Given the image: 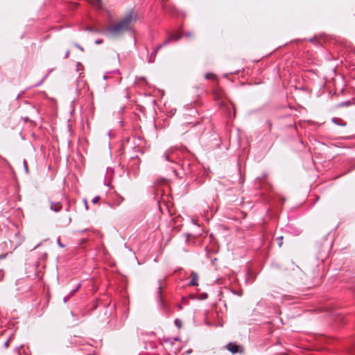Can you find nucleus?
I'll return each instance as SVG.
<instances>
[{
	"label": "nucleus",
	"mask_w": 355,
	"mask_h": 355,
	"mask_svg": "<svg viewBox=\"0 0 355 355\" xmlns=\"http://www.w3.org/2000/svg\"><path fill=\"white\" fill-rule=\"evenodd\" d=\"M137 17V14L133 10H131L116 24L107 27L103 31V33L107 37L120 36L131 30L130 24L133 21H136Z\"/></svg>",
	"instance_id": "nucleus-1"
},
{
	"label": "nucleus",
	"mask_w": 355,
	"mask_h": 355,
	"mask_svg": "<svg viewBox=\"0 0 355 355\" xmlns=\"http://www.w3.org/2000/svg\"><path fill=\"white\" fill-rule=\"evenodd\" d=\"M140 162L141 160L137 155L132 156L127 164L128 175L132 173L134 175H137L139 171Z\"/></svg>",
	"instance_id": "nucleus-2"
},
{
	"label": "nucleus",
	"mask_w": 355,
	"mask_h": 355,
	"mask_svg": "<svg viewBox=\"0 0 355 355\" xmlns=\"http://www.w3.org/2000/svg\"><path fill=\"white\" fill-rule=\"evenodd\" d=\"M284 232L292 236H299L302 233V230L293 224H288L285 226Z\"/></svg>",
	"instance_id": "nucleus-3"
},
{
	"label": "nucleus",
	"mask_w": 355,
	"mask_h": 355,
	"mask_svg": "<svg viewBox=\"0 0 355 355\" xmlns=\"http://www.w3.org/2000/svg\"><path fill=\"white\" fill-rule=\"evenodd\" d=\"M158 286H157V301L159 304V305L161 306V307L162 309H166V305H165V303H164V299L162 297V279H159L158 282Z\"/></svg>",
	"instance_id": "nucleus-4"
},
{
	"label": "nucleus",
	"mask_w": 355,
	"mask_h": 355,
	"mask_svg": "<svg viewBox=\"0 0 355 355\" xmlns=\"http://www.w3.org/2000/svg\"><path fill=\"white\" fill-rule=\"evenodd\" d=\"M177 149L178 148L175 146L168 148L163 155V157H164L165 160L173 162L174 159L176 157L175 153Z\"/></svg>",
	"instance_id": "nucleus-5"
},
{
	"label": "nucleus",
	"mask_w": 355,
	"mask_h": 355,
	"mask_svg": "<svg viewBox=\"0 0 355 355\" xmlns=\"http://www.w3.org/2000/svg\"><path fill=\"white\" fill-rule=\"evenodd\" d=\"M159 50L160 49H158L157 46H156L153 49L150 55H149L148 49L147 48L145 49V51H146L147 55L149 56L148 60V63H153L155 62V56Z\"/></svg>",
	"instance_id": "nucleus-6"
},
{
	"label": "nucleus",
	"mask_w": 355,
	"mask_h": 355,
	"mask_svg": "<svg viewBox=\"0 0 355 355\" xmlns=\"http://www.w3.org/2000/svg\"><path fill=\"white\" fill-rule=\"evenodd\" d=\"M191 279L189 282L188 285L193 286H198V279H199L198 273L195 271H191Z\"/></svg>",
	"instance_id": "nucleus-7"
},
{
	"label": "nucleus",
	"mask_w": 355,
	"mask_h": 355,
	"mask_svg": "<svg viewBox=\"0 0 355 355\" xmlns=\"http://www.w3.org/2000/svg\"><path fill=\"white\" fill-rule=\"evenodd\" d=\"M227 349L232 354H236L239 352V346L232 343H230L227 345Z\"/></svg>",
	"instance_id": "nucleus-8"
},
{
	"label": "nucleus",
	"mask_w": 355,
	"mask_h": 355,
	"mask_svg": "<svg viewBox=\"0 0 355 355\" xmlns=\"http://www.w3.org/2000/svg\"><path fill=\"white\" fill-rule=\"evenodd\" d=\"M50 209L54 212H58L62 209V206L60 202H54L53 201H50Z\"/></svg>",
	"instance_id": "nucleus-9"
},
{
	"label": "nucleus",
	"mask_w": 355,
	"mask_h": 355,
	"mask_svg": "<svg viewBox=\"0 0 355 355\" xmlns=\"http://www.w3.org/2000/svg\"><path fill=\"white\" fill-rule=\"evenodd\" d=\"M331 121L334 123H335L338 125H340V126H345L346 125V123L344 122L343 121V119H341L340 118L334 117V118H332Z\"/></svg>",
	"instance_id": "nucleus-10"
},
{
	"label": "nucleus",
	"mask_w": 355,
	"mask_h": 355,
	"mask_svg": "<svg viewBox=\"0 0 355 355\" xmlns=\"http://www.w3.org/2000/svg\"><path fill=\"white\" fill-rule=\"evenodd\" d=\"M81 286L80 283H78V284L74 288H73L70 292L67 294V295L69 297V298L72 297L74 294L79 290V288Z\"/></svg>",
	"instance_id": "nucleus-11"
},
{
	"label": "nucleus",
	"mask_w": 355,
	"mask_h": 355,
	"mask_svg": "<svg viewBox=\"0 0 355 355\" xmlns=\"http://www.w3.org/2000/svg\"><path fill=\"white\" fill-rule=\"evenodd\" d=\"M214 138L213 139L216 141V143L214 144V147L218 148L220 147V144H221L220 138L216 135H214Z\"/></svg>",
	"instance_id": "nucleus-12"
},
{
	"label": "nucleus",
	"mask_w": 355,
	"mask_h": 355,
	"mask_svg": "<svg viewBox=\"0 0 355 355\" xmlns=\"http://www.w3.org/2000/svg\"><path fill=\"white\" fill-rule=\"evenodd\" d=\"M182 37L181 35H175V34H171L168 36V39H170V41H178Z\"/></svg>",
	"instance_id": "nucleus-13"
},
{
	"label": "nucleus",
	"mask_w": 355,
	"mask_h": 355,
	"mask_svg": "<svg viewBox=\"0 0 355 355\" xmlns=\"http://www.w3.org/2000/svg\"><path fill=\"white\" fill-rule=\"evenodd\" d=\"M53 69H49L47 73L43 77V78L37 84L34 85V87H37L42 84V83L46 78V77L52 72Z\"/></svg>",
	"instance_id": "nucleus-14"
},
{
	"label": "nucleus",
	"mask_w": 355,
	"mask_h": 355,
	"mask_svg": "<svg viewBox=\"0 0 355 355\" xmlns=\"http://www.w3.org/2000/svg\"><path fill=\"white\" fill-rule=\"evenodd\" d=\"M170 42H171L170 39H168V37L166 40H165V41L162 44L157 46V49H161L164 46L168 45Z\"/></svg>",
	"instance_id": "nucleus-15"
},
{
	"label": "nucleus",
	"mask_w": 355,
	"mask_h": 355,
	"mask_svg": "<svg viewBox=\"0 0 355 355\" xmlns=\"http://www.w3.org/2000/svg\"><path fill=\"white\" fill-rule=\"evenodd\" d=\"M347 353L355 355V340L354 343L352 345V346L349 348Z\"/></svg>",
	"instance_id": "nucleus-16"
},
{
	"label": "nucleus",
	"mask_w": 355,
	"mask_h": 355,
	"mask_svg": "<svg viewBox=\"0 0 355 355\" xmlns=\"http://www.w3.org/2000/svg\"><path fill=\"white\" fill-rule=\"evenodd\" d=\"M216 77L215 74L212 73H205V78L207 80H209V79H213Z\"/></svg>",
	"instance_id": "nucleus-17"
},
{
	"label": "nucleus",
	"mask_w": 355,
	"mask_h": 355,
	"mask_svg": "<svg viewBox=\"0 0 355 355\" xmlns=\"http://www.w3.org/2000/svg\"><path fill=\"white\" fill-rule=\"evenodd\" d=\"M175 326L178 327V328H181L182 327V320H180V319H175Z\"/></svg>",
	"instance_id": "nucleus-18"
},
{
	"label": "nucleus",
	"mask_w": 355,
	"mask_h": 355,
	"mask_svg": "<svg viewBox=\"0 0 355 355\" xmlns=\"http://www.w3.org/2000/svg\"><path fill=\"white\" fill-rule=\"evenodd\" d=\"M266 125H267V128L268 129V131H271L272 130V123L270 120H267L266 122Z\"/></svg>",
	"instance_id": "nucleus-19"
},
{
	"label": "nucleus",
	"mask_w": 355,
	"mask_h": 355,
	"mask_svg": "<svg viewBox=\"0 0 355 355\" xmlns=\"http://www.w3.org/2000/svg\"><path fill=\"white\" fill-rule=\"evenodd\" d=\"M283 236H278L277 238V243L279 247H282L283 245Z\"/></svg>",
	"instance_id": "nucleus-20"
},
{
	"label": "nucleus",
	"mask_w": 355,
	"mask_h": 355,
	"mask_svg": "<svg viewBox=\"0 0 355 355\" xmlns=\"http://www.w3.org/2000/svg\"><path fill=\"white\" fill-rule=\"evenodd\" d=\"M133 150H135V152H136V153H137V152H139V153H144V150H143L141 148H140L139 146H135V147L133 148Z\"/></svg>",
	"instance_id": "nucleus-21"
},
{
	"label": "nucleus",
	"mask_w": 355,
	"mask_h": 355,
	"mask_svg": "<svg viewBox=\"0 0 355 355\" xmlns=\"http://www.w3.org/2000/svg\"><path fill=\"white\" fill-rule=\"evenodd\" d=\"M100 199H101V198L99 196H96L93 198V199L92 200V202L93 204H96L100 200Z\"/></svg>",
	"instance_id": "nucleus-22"
},
{
	"label": "nucleus",
	"mask_w": 355,
	"mask_h": 355,
	"mask_svg": "<svg viewBox=\"0 0 355 355\" xmlns=\"http://www.w3.org/2000/svg\"><path fill=\"white\" fill-rule=\"evenodd\" d=\"M352 103H351V101H344V102H342L340 103V105L341 106H349Z\"/></svg>",
	"instance_id": "nucleus-23"
},
{
	"label": "nucleus",
	"mask_w": 355,
	"mask_h": 355,
	"mask_svg": "<svg viewBox=\"0 0 355 355\" xmlns=\"http://www.w3.org/2000/svg\"><path fill=\"white\" fill-rule=\"evenodd\" d=\"M24 171L26 173H28V165L26 164V162L25 160H24Z\"/></svg>",
	"instance_id": "nucleus-24"
},
{
	"label": "nucleus",
	"mask_w": 355,
	"mask_h": 355,
	"mask_svg": "<svg viewBox=\"0 0 355 355\" xmlns=\"http://www.w3.org/2000/svg\"><path fill=\"white\" fill-rule=\"evenodd\" d=\"M208 297V295L206 293H203L201 294L200 300H206Z\"/></svg>",
	"instance_id": "nucleus-25"
},
{
	"label": "nucleus",
	"mask_w": 355,
	"mask_h": 355,
	"mask_svg": "<svg viewBox=\"0 0 355 355\" xmlns=\"http://www.w3.org/2000/svg\"><path fill=\"white\" fill-rule=\"evenodd\" d=\"M57 244H58L60 248H64V245H63V244L61 243L60 238H58V239H57Z\"/></svg>",
	"instance_id": "nucleus-26"
},
{
	"label": "nucleus",
	"mask_w": 355,
	"mask_h": 355,
	"mask_svg": "<svg viewBox=\"0 0 355 355\" xmlns=\"http://www.w3.org/2000/svg\"><path fill=\"white\" fill-rule=\"evenodd\" d=\"M74 46H75L77 49H80L81 51H84V49H83V48L80 44H78L76 43V44H74Z\"/></svg>",
	"instance_id": "nucleus-27"
},
{
	"label": "nucleus",
	"mask_w": 355,
	"mask_h": 355,
	"mask_svg": "<svg viewBox=\"0 0 355 355\" xmlns=\"http://www.w3.org/2000/svg\"><path fill=\"white\" fill-rule=\"evenodd\" d=\"M83 202L85 205V209L87 210L88 209V203L85 198L83 199Z\"/></svg>",
	"instance_id": "nucleus-28"
},
{
	"label": "nucleus",
	"mask_w": 355,
	"mask_h": 355,
	"mask_svg": "<svg viewBox=\"0 0 355 355\" xmlns=\"http://www.w3.org/2000/svg\"><path fill=\"white\" fill-rule=\"evenodd\" d=\"M116 195H117V196L119 197V200H120V201H119V204H120L121 202L124 201V200H125V199H124V198H123V196H121V195H119V194H116Z\"/></svg>",
	"instance_id": "nucleus-29"
},
{
	"label": "nucleus",
	"mask_w": 355,
	"mask_h": 355,
	"mask_svg": "<svg viewBox=\"0 0 355 355\" xmlns=\"http://www.w3.org/2000/svg\"><path fill=\"white\" fill-rule=\"evenodd\" d=\"M316 38L315 37H311V38H309V42H311V43H314L315 42H316Z\"/></svg>",
	"instance_id": "nucleus-30"
},
{
	"label": "nucleus",
	"mask_w": 355,
	"mask_h": 355,
	"mask_svg": "<svg viewBox=\"0 0 355 355\" xmlns=\"http://www.w3.org/2000/svg\"><path fill=\"white\" fill-rule=\"evenodd\" d=\"M102 43H103V40H101V39L96 40L95 41V44H102Z\"/></svg>",
	"instance_id": "nucleus-31"
},
{
	"label": "nucleus",
	"mask_w": 355,
	"mask_h": 355,
	"mask_svg": "<svg viewBox=\"0 0 355 355\" xmlns=\"http://www.w3.org/2000/svg\"><path fill=\"white\" fill-rule=\"evenodd\" d=\"M69 299H70L69 297L67 295L66 296L64 297L63 301H64V302L66 303L67 301L69 300Z\"/></svg>",
	"instance_id": "nucleus-32"
},
{
	"label": "nucleus",
	"mask_w": 355,
	"mask_h": 355,
	"mask_svg": "<svg viewBox=\"0 0 355 355\" xmlns=\"http://www.w3.org/2000/svg\"><path fill=\"white\" fill-rule=\"evenodd\" d=\"M87 30L89 31H91V32H98V31L97 30H94L91 27H87Z\"/></svg>",
	"instance_id": "nucleus-33"
},
{
	"label": "nucleus",
	"mask_w": 355,
	"mask_h": 355,
	"mask_svg": "<svg viewBox=\"0 0 355 355\" xmlns=\"http://www.w3.org/2000/svg\"><path fill=\"white\" fill-rule=\"evenodd\" d=\"M9 343V340L7 339L5 342H4V344H3V346L6 348L8 347V344Z\"/></svg>",
	"instance_id": "nucleus-34"
},
{
	"label": "nucleus",
	"mask_w": 355,
	"mask_h": 355,
	"mask_svg": "<svg viewBox=\"0 0 355 355\" xmlns=\"http://www.w3.org/2000/svg\"><path fill=\"white\" fill-rule=\"evenodd\" d=\"M69 53H70V51H69V50H67V51H66L65 54H64V58H68V56H69Z\"/></svg>",
	"instance_id": "nucleus-35"
},
{
	"label": "nucleus",
	"mask_w": 355,
	"mask_h": 355,
	"mask_svg": "<svg viewBox=\"0 0 355 355\" xmlns=\"http://www.w3.org/2000/svg\"><path fill=\"white\" fill-rule=\"evenodd\" d=\"M234 294H236L237 295L239 296H241L242 295V292L241 291H239V292H234Z\"/></svg>",
	"instance_id": "nucleus-36"
},
{
	"label": "nucleus",
	"mask_w": 355,
	"mask_h": 355,
	"mask_svg": "<svg viewBox=\"0 0 355 355\" xmlns=\"http://www.w3.org/2000/svg\"><path fill=\"white\" fill-rule=\"evenodd\" d=\"M164 342H165L166 343L171 342V338H165V339H164Z\"/></svg>",
	"instance_id": "nucleus-37"
},
{
	"label": "nucleus",
	"mask_w": 355,
	"mask_h": 355,
	"mask_svg": "<svg viewBox=\"0 0 355 355\" xmlns=\"http://www.w3.org/2000/svg\"><path fill=\"white\" fill-rule=\"evenodd\" d=\"M108 73H109V72H107V73H105L104 74V76H103V79H104V80H107V74Z\"/></svg>",
	"instance_id": "nucleus-38"
},
{
	"label": "nucleus",
	"mask_w": 355,
	"mask_h": 355,
	"mask_svg": "<svg viewBox=\"0 0 355 355\" xmlns=\"http://www.w3.org/2000/svg\"><path fill=\"white\" fill-rule=\"evenodd\" d=\"M112 73H118V74H120V72H119V69L115 70V71H112Z\"/></svg>",
	"instance_id": "nucleus-39"
},
{
	"label": "nucleus",
	"mask_w": 355,
	"mask_h": 355,
	"mask_svg": "<svg viewBox=\"0 0 355 355\" xmlns=\"http://www.w3.org/2000/svg\"><path fill=\"white\" fill-rule=\"evenodd\" d=\"M6 254H1L0 255V259H4L6 257Z\"/></svg>",
	"instance_id": "nucleus-40"
},
{
	"label": "nucleus",
	"mask_w": 355,
	"mask_h": 355,
	"mask_svg": "<svg viewBox=\"0 0 355 355\" xmlns=\"http://www.w3.org/2000/svg\"><path fill=\"white\" fill-rule=\"evenodd\" d=\"M191 35V33L190 32H188V33H186V36L187 37H190Z\"/></svg>",
	"instance_id": "nucleus-41"
},
{
	"label": "nucleus",
	"mask_w": 355,
	"mask_h": 355,
	"mask_svg": "<svg viewBox=\"0 0 355 355\" xmlns=\"http://www.w3.org/2000/svg\"><path fill=\"white\" fill-rule=\"evenodd\" d=\"M15 238H19V234H15Z\"/></svg>",
	"instance_id": "nucleus-42"
},
{
	"label": "nucleus",
	"mask_w": 355,
	"mask_h": 355,
	"mask_svg": "<svg viewBox=\"0 0 355 355\" xmlns=\"http://www.w3.org/2000/svg\"><path fill=\"white\" fill-rule=\"evenodd\" d=\"M191 352V349H189V350H187V354H190Z\"/></svg>",
	"instance_id": "nucleus-43"
},
{
	"label": "nucleus",
	"mask_w": 355,
	"mask_h": 355,
	"mask_svg": "<svg viewBox=\"0 0 355 355\" xmlns=\"http://www.w3.org/2000/svg\"><path fill=\"white\" fill-rule=\"evenodd\" d=\"M98 3H101V0H96Z\"/></svg>",
	"instance_id": "nucleus-44"
},
{
	"label": "nucleus",
	"mask_w": 355,
	"mask_h": 355,
	"mask_svg": "<svg viewBox=\"0 0 355 355\" xmlns=\"http://www.w3.org/2000/svg\"><path fill=\"white\" fill-rule=\"evenodd\" d=\"M19 244H21V241H19L18 244H16L15 248Z\"/></svg>",
	"instance_id": "nucleus-45"
},
{
	"label": "nucleus",
	"mask_w": 355,
	"mask_h": 355,
	"mask_svg": "<svg viewBox=\"0 0 355 355\" xmlns=\"http://www.w3.org/2000/svg\"><path fill=\"white\" fill-rule=\"evenodd\" d=\"M40 244H37V246L34 247L33 249H36L37 247H38Z\"/></svg>",
	"instance_id": "nucleus-46"
},
{
	"label": "nucleus",
	"mask_w": 355,
	"mask_h": 355,
	"mask_svg": "<svg viewBox=\"0 0 355 355\" xmlns=\"http://www.w3.org/2000/svg\"><path fill=\"white\" fill-rule=\"evenodd\" d=\"M20 96H21V94H18V95H17V98H20Z\"/></svg>",
	"instance_id": "nucleus-47"
},
{
	"label": "nucleus",
	"mask_w": 355,
	"mask_h": 355,
	"mask_svg": "<svg viewBox=\"0 0 355 355\" xmlns=\"http://www.w3.org/2000/svg\"><path fill=\"white\" fill-rule=\"evenodd\" d=\"M78 323H79V322H76L74 323V324H75V325H76V324H78Z\"/></svg>",
	"instance_id": "nucleus-48"
},
{
	"label": "nucleus",
	"mask_w": 355,
	"mask_h": 355,
	"mask_svg": "<svg viewBox=\"0 0 355 355\" xmlns=\"http://www.w3.org/2000/svg\"><path fill=\"white\" fill-rule=\"evenodd\" d=\"M173 339H174V340H178V338H174Z\"/></svg>",
	"instance_id": "nucleus-49"
},
{
	"label": "nucleus",
	"mask_w": 355,
	"mask_h": 355,
	"mask_svg": "<svg viewBox=\"0 0 355 355\" xmlns=\"http://www.w3.org/2000/svg\"><path fill=\"white\" fill-rule=\"evenodd\" d=\"M71 315H73V312L71 311Z\"/></svg>",
	"instance_id": "nucleus-50"
},
{
	"label": "nucleus",
	"mask_w": 355,
	"mask_h": 355,
	"mask_svg": "<svg viewBox=\"0 0 355 355\" xmlns=\"http://www.w3.org/2000/svg\"><path fill=\"white\" fill-rule=\"evenodd\" d=\"M66 211H69V207L66 208Z\"/></svg>",
	"instance_id": "nucleus-51"
}]
</instances>
